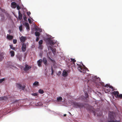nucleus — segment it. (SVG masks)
Wrapping results in <instances>:
<instances>
[{
  "label": "nucleus",
  "mask_w": 122,
  "mask_h": 122,
  "mask_svg": "<svg viewBox=\"0 0 122 122\" xmlns=\"http://www.w3.org/2000/svg\"><path fill=\"white\" fill-rule=\"evenodd\" d=\"M18 18L19 20H21L22 18V15L21 13V11L20 10H19L18 11Z\"/></svg>",
  "instance_id": "15"
},
{
  "label": "nucleus",
  "mask_w": 122,
  "mask_h": 122,
  "mask_svg": "<svg viewBox=\"0 0 122 122\" xmlns=\"http://www.w3.org/2000/svg\"><path fill=\"white\" fill-rule=\"evenodd\" d=\"M61 73V71H59L58 72V73L57 74V75L58 76H60Z\"/></svg>",
  "instance_id": "39"
},
{
  "label": "nucleus",
  "mask_w": 122,
  "mask_h": 122,
  "mask_svg": "<svg viewBox=\"0 0 122 122\" xmlns=\"http://www.w3.org/2000/svg\"><path fill=\"white\" fill-rule=\"evenodd\" d=\"M10 66V65H8L9 66Z\"/></svg>",
  "instance_id": "51"
},
{
  "label": "nucleus",
  "mask_w": 122,
  "mask_h": 122,
  "mask_svg": "<svg viewBox=\"0 0 122 122\" xmlns=\"http://www.w3.org/2000/svg\"><path fill=\"white\" fill-rule=\"evenodd\" d=\"M23 18H24V20H26V19H27L26 15H24L23 16Z\"/></svg>",
  "instance_id": "38"
},
{
  "label": "nucleus",
  "mask_w": 122,
  "mask_h": 122,
  "mask_svg": "<svg viewBox=\"0 0 122 122\" xmlns=\"http://www.w3.org/2000/svg\"><path fill=\"white\" fill-rule=\"evenodd\" d=\"M28 20L29 21V23H32V22H31V20L29 18L28 19Z\"/></svg>",
  "instance_id": "41"
},
{
  "label": "nucleus",
  "mask_w": 122,
  "mask_h": 122,
  "mask_svg": "<svg viewBox=\"0 0 122 122\" xmlns=\"http://www.w3.org/2000/svg\"><path fill=\"white\" fill-rule=\"evenodd\" d=\"M31 94L33 96H36L38 94L37 93H31Z\"/></svg>",
  "instance_id": "34"
},
{
  "label": "nucleus",
  "mask_w": 122,
  "mask_h": 122,
  "mask_svg": "<svg viewBox=\"0 0 122 122\" xmlns=\"http://www.w3.org/2000/svg\"><path fill=\"white\" fill-rule=\"evenodd\" d=\"M49 47L52 51L53 53L54 54L55 53L56 51V49H53L52 47L51 46H50Z\"/></svg>",
  "instance_id": "21"
},
{
  "label": "nucleus",
  "mask_w": 122,
  "mask_h": 122,
  "mask_svg": "<svg viewBox=\"0 0 122 122\" xmlns=\"http://www.w3.org/2000/svg\"><path fill=\"white\" fill-rule=\"evenodd\" d=\"M7 99V98L6 97H0V100H6Z\"/></svg>",
  "instance_id": "23"
},
{
  "label": "nucleus",
  "mask_w": 122,
  "mask_h": 122,
  "mask_svg": "<svg viewBox=\"0 0 122 122\" xmlns=\"http://www.w3.org/2000/svg\"><path fill=\"white\" fill-rule=\"evenodd\" d=\"M20 41L24 43L25 41L26 40V38L25 37L22 36L20 37Z\"/></svg>",
  "instance_id": "10"
},
{
  "label": "nucleus",
  "mask_w": 122,
  "mask_h": 122,
  "mask_svg": "<svg viewBox=\"0 0 122 122\" xmlns=\"http://www.w3.org/2000/svg\"><path fill=\"white\" fill-rule=\"evenodd\" d=\"M7 63H9L10 64L11 63V62H7Z\"/></svg>",
  "instance_id": "46"
},
{
  "label": "nucleus",
  "mask_w": 122,
  "mask_h": 122,
  "mask_svg": "<svg viewBox=\"0 0 122 122\" xmlns=\"http://www.w3.org/2000/svg\"><path fill=\"white\" fill-rule=\"evenodd\" d=\"M43 61L44 64L45 65H47V61L45 57L43 58Z\"/></svg>",
  "instance_id": "17"
},
{
  "label": "nucleus",
  "mask_w": 122,
  "mask_h": 122,
  "mask_svg": "<svg viewBox=\"0 0 122 122\" xmlns=\"http://www.w3.org/2000/svg\"><path fill=\"white\" fill-rule=\"evenodd\" d=\"M78 63L77 62V65L78 66L77 68L78 70L81 72H83V73H85L86 72V70L87 69L84 66H83L81 65H80L78 64Z\"/></svg>",
  "instance_id": "3"
},
{
  "label": "nucleus",
  "mask_w": 122,
  "mask_h": 122,
  "mask_svg": "<svg viewBox=\"0 0 122 122\" xmlns=\"http://www.w3.org/2000/svg\"><path fill=\"white\" fill-rule=\"evenodd\" d=\"M39 92L41 94H43L44 92L43 90L42 89H40L39 90Z\"/></svg>",
  "instance_id": "27"
},
{
  "label": "nucleus",
  "mask_w": 122,
  "mask_h": 122,
  "mask_svg": "<svg viewBox=\"0 0 122 122\" xmlns=\"http://www.w3.org/2000/svg\"><path fill=\"white\" fill-rule=\"evenodd\" d=\"M8 31L10 33L11 32V30H8Z\"/></svg>",
  "instance_id": "45"
},
{
  "label": "nucleus",
  "mask_w": 122,
  "mask_h": 122,
  "mask_svg": "<svg viewBox=\"0 0 122 122\" xmlns=\"http://www.w3.org/2000/svg\"><path fill=\"white\" fill-rule=\"evenodd\" d=\"M39 44L40 45H41L43 43V41L42 40H40L39 41Z\"/></svg>",
  "instance_id": "32"
},
{
  "label": "nucleus",
  "mask_w": 122,
  "mask_h": 122,
  "mask_svg": "<svg viewBox=\"0 0 122 122\" xmlns=\"http://www.w3.org/2000/svg\"><path fill=\"white\" fill-rule=\"evenodd\" d=\"M24 25L26 27V29L27 30H30L29 26L28 23L25 22L24 24Z\"/></svg>",
  "instance_id": "16"
},
{
  "label": "nucleus",
  "mask_w": 122,
  "mask_h": 122,
  "mask_svg": "<svg viewBox=\"0 0 122 122\" xmlns=\"http://www.w3.org/2000/svg\"><path fill=\"white\" fill-rule=\"evenodd\" d=\"M22 51L23 52H25L26 50V45L25 43H23L22 47Z\"/></svg>",
  "instance_id": "9"
},
{
  "label": "nucleus",
  "mask_w": 122,
  "mask_h": 122,
  "mask_svg": "<svg viewBox=\"0 0 122 122\" xmlns=\"http://www.w3.org/2000/svg\"><path fill=\"white\" fill-rule=\"evenodd\" d=\"M51 71H52V73H51V75H53V73H54V70H53V68H52V67H51Z\"/></svg>",
  "instance_id": "37"
},
{
  "label": "nucleus",
  "mask_w": 122,
  "mask_h": 122,
  "mask_svg": "<svg viewBox=\"0 0 122 122\" xmlns=\"http://www.w3.org/2000/svg\"><path fill=\"white\" fill-rule=\"evenodd\" d=\"M112 93L115 97L117 98V97L119 94V92L118 91H115L113 92Z\"/></svg>",
  "instance_id": "11"
},
{
  "label": "nucleus",
  "mask_w": 122,
  "mask_h": 122,
  "mask_svg": "<svg viewBox=\"0 0 122 122\" xmlns=\"http://www.w3.org/2000/svg\"><path fill=\"white\" fill-rule=\"evenodd\" d=\"M57 100L58 101H61L62 100V98L61 97H59L57 98Z\"/></svg>",
  "instance_id": "24"
},
{
  "label": "nucleus",
  "mask_w": 122,
  "mask_h": 122,
  "mask_svg": "<svg viewBox=\"0 0 122 122\" xmlns=\"http://www.w3.org/2000/svg\"><path fill=\"white\" fill-rule=\"evenodd\" d=\"M105 87V90H106L108 91L107 92L109 91L110 92L111 91L110 89H112V91H114V89L113 88L112 86L109 85H108L107 84L104 86Z\"/></svg>",
  "instance_id": "5"
},
{
  "label": "nucleus",
  "mask_w": 122,
  "mask_h": 122,
  "mask_svg": "<svg viewBox=\"0 0 122 122\" xmlns=\"http://www.w3.org/2000/svg\"><path fill=\"white\" fill-rule=\"evenodd\" d=\"M5 80L4 78H3L0 79V83H2L3 81Z\"/></svg>",
  "instance_id": "40"
},
{
  "label": "nucleus",
  "mask_w": 122,
  "mask_h": 122,
  "mask_svg": "<svg viewBox=\"0 0 122 122\" xmlns=\"http://www.w3.org/2000/svg\"><path fill=\"white\" fill-rule=\"evenodd\" d=\"M10 48L11 49L14 50L15 49V47H14L13 46V45H10Z\"/></svg>",
  "instance_id": "28"
},
{
  "label": "nucleus",
  "mask_w": 122,
  "mask_h": 122,
  "mask_svg": "<svg viewBox=\"0 0 122 122\" xmlns=\"http://www.w3.org/2000/svg\"><path fill=\"white\" fill-rule=\"evenodd\" d=\"M13 38V37L12 36L8 35L7 36V38L9 40H12Z\"/></svg>",
  "instance_id": "18"
},
{
  "label": "nucleus",
  "mask_w": 122,
  "mask_h": 122,
  "mask_svg": "<svg viewBox=\"0 0 122 122\" xmlns=\"http://www.w3.org/2000/svg\"><path fill=\"white\" fill-rule=\"evenodd\" d=\"M85 97H84V99H86L87 98H88V95L87 93H85Z\"/></svg>",
  "instance_id": "30"
},
{
  "label": "nucleus",
  "mask_w": 122,
  "mask_h": 122,
  "mask_svg": "<svg viewBox=\"0 0 122 122\" xmlns=\"http://www.w3.org/2000/svg\"><path fill=\"white\" fill-rule=\"evenodd\" d=\"M71 104L73 106V107L76 108H81L83 107L84 105L83 104L80 102H72Z\"/></svg>",
  "instance_id": "4"
},
{
  "label": "nucleus",
  "mask_w": 122,
  "mask_h": 122,
  "mask_svg": "<svg viewBox=\"0 0 122 122\" xmlns=\"http://www.w3.org/2000/svg\"><path fill=\"white\" fill-rule=\"evenodd\" d=\"M18 58L20 61H21L22 60V56H18Z\"/></svg>",
  "instance_id": "29"
},
{
  "label": "nucleus",
  "mask_w": 122,
  "mask_h": 122,
  "mask_svg": "<svg viewBox=\"0 0 122 122\" xmlns=\"http://www.w3.org/2000/svg\"><path fill=\"white\" fill-rule=\"evenodd\" d=\"M47 41L49 42L50 45L53 46L56 43V42L54 41L53 40H51L50 38H48L46 39Z\"/></svg>",
  "instance_id": "6"
},
{
  "label": "nucleus",
  "mask_w": 122,
  "mask_h": 122,
  "mask_svg": "<svg viewBox=\"0 0 122 122\" xmlns=\"http://www.w3.org/2000/svg\"><path fill=\"white\" fill-rule=\"evenodd\" d=\"M117 98H119L120 99H122V94H120L117 97Z\"/></svg>",
  "instance_id": "31"
},
{
  "label": "nucleus",
  "mask_w": 122,
  "mask_h": 122,
  "mask_svg": "<svg viewBox=\"0 0 122 122\" xmlns=\"http://www.w3.org/2000/svg\"><path fill=\"white\" fill-rule=\"evenodd\" d=\"M33 85L34 86H38L39 82L36 81L33 84Z\"/></svg>",
  "instance_id": "25"
},
{
  "label": "nucleus",
  "mask_w": 122,
  "mask_h": 122,
  "mask_svg": "<svg viewBox=\"0 0 122 122\" xmlns=\"http://www.w3.org/2000/svg\"><path fill=\"white\" fill-rule=\"evenodd\" d=\"M30 12H27V14L29 16L30 15Z\"/></svg>",
  "instance_id": "43"
},
{
  "label": "nucleus",
  "mask_w": 122,
  "mask_h": 122,
  "mask_svg": "<svg viewBox=\"0 0 122 122\" xmlns=\"http://www.w3.org/2000/svg\"><path fill=\"white\" fill-rule=\"evenodd\" d=\"M63 76L64 77H66L68 75V73L66 71H63L62 73Z\"/></svg>",
  "instance_id": "20"
},
{
  "label": "nucleus",
  "mask_w": 122,
  "mask_h": 122,
  "mask_svg": "<svg viewBox=\"0 0 122 122\" xmlns=\"http://www.w3.org/2000/svg\"><path fill=\"white\" fill-rule=\"evenodd\" d=\"M39 48L41 49H42V46L41 45H40L39 46Z\"/></svg>",
  "instance_id": "42"
},
{
  "label": "nucleus",
  "mask_w": 122,
  "mask_h": 122,
  "mask_svg": "<svg viewBox=\"0 0 122 122\" xmlns=\"http://www.w3.org/2000/svg\"><path fill=\"white\" fill-rule=\"evenodd\" d=\"M16 7L17 10H20L21 9L20 7L18 5H17Z\"/></svg>",
  "instance_id": "35"
},
{
  "label": "nucleus",
  "mask_w": 122,
  "mask_h": 122,
  "mask_svg": "<svg viewBox=\"0 0 122 122\" xmlns=\"http://www.w3.org/2000/svg\"><path fill=\"white\" fill-rule=\"evenodd\" d=\"M31 67V66H29L27 64H26L25 67L24 68L23 70L25 72H27L29 70Z\"/></svg>",
  "instance_id": "7"
},
{
  "label": "nucleus",
  "mask_w": 122,
  "mask_h": 122,
  "mask_svg": "<svg viewBox=\"0 0 122 122\" xmlns=\"http://www.w3.org/2000/svg\"><path fill=\"white\" fill-rule=\"evenodd\" d=\"M115 113L113 112H108V117L110 120H108V122H120V121L115 119L114 116Z\"/></svg>",
  "instance_id": "1"
},
{
  "label": "nucleus",
  "mask_w": 122,
  "mask_h": 122,
  "mask_svg": "<svg viewBox=\"0 0 122 122\" xmlns=\"http://www.w3.org/2000/svg\"><path fill=\"white\" fill-rule=\"evenodd\" d=\"M69 114H70L71 115V113L70 112H69Z\"/></svg>",
  "instance_id": "48"
},
{
  "label": "nucleus",
  "mask_w": 122,
  "mask_h": 122,
  "mask_svg": "<svg viewBox=\"0 0 122 122\" xmlns=\"http://www.w3.org/2000/svg\"><path fill=\"white\" fill-rule=\"evenodd\" d=\"M10 53L11 55V57H13L15 55V52L14 51H10Z\"/></svg>",
  "instance_id": "19"
},
{
  "label": "nucleus",
  "mask_w": 122,
  "mask_h": 122,
  "mask_svg": "<svg viewBox=\"0 0 122 122\" xmlns=\"http://www.w3.org/2000/svg\"><path fill=\"white\" fill-rule=\"evenodd\" d=\"M78 63L77 62V65L78 66L77 68L78 70L81 72H83V73H85L86 72V70L87 69L84 66H83L81 65H80L78 64Z\"/></svg>",
  "instance_id": "2"
},
{
  "label": "nucleus",
  "mask_w": 122,
  "mask_h": 122,
  "mask_svg": "<svg viewBox=\"0 0 122 122\" xmlns=\"http://www.w3.org/2000/svg\"><path fill=\"white\" fill-rule=\"evenodd\" d=\"M16 3L15 2H12L11 3L12 7L14 8H15L17 6Z\"/></svg>",
  "instance_id": "13"
},
{
  "label": "nucleus",
  "mask_w": 122,
  "mask_h": 122,
  "mask_svg": "<svg viewBox=\"0 0 122 122\" xmlns=\"http://www.w3.org/2000/svg\"><path fill=\"white\" fill-rule=\"evenodd\" d=\"M17 42V40H16L14 39L13 40V43L14 44H15Z\"/></svg>",
  "instance_id": "36"
},
{
  "label": "nucleus",
  "mask_w": 122,
  "mask_h": 122,
  "mask_svg": "<svg viewBox=\"0 0 122 122\" xmlns=\"http://www.w3.org/2000/svg\"><path fill=\"white\" fill-rule=\"evenodd\" d=\"M42 60L41 59H40L37 62L38 66L40 67L41 66V64L42 62Z\"/></svg>",
  "instance_id": "14"
},
{
  "label": "nucleus",
  "mask_w": 122,
  "mask_h": 122,
  "mask_svg": "<svg viewBox=\"0 0 122 122\" xmlns=\"http://www.w3.org/2000/svg\"><path fill=\"white\" fill-rule=\"evenodd\" d=\"M2 53L0 54V61H1L4 58Z\"/></svg>",
  "instance_id": "22"
},
{
  "label": "nucleus",
  "mask_w": 122,
  "mask_h": 122,
  "mask_svg": "<svg viewBox=\"0 0 122 122\" xmlns=\"http://www.w3.org/2000/svg\"><path fill=\"white\" fill-rule=\"evenodd\" d=\"M66 114H64V116L65 117L66 116Z\"/></svg>",
  "instance_id": "47"
},
{
  "label": "nucleus",
  "mask_w": 122,
  "mask_h": 122,
  "mask_svg": "<svg viewBox=\"0 0 122 122\" xmlns=\"http://www.w3.org/2000/svg\"><path fill=\"white\" fill-rule=\"evenodd\" d=\"M94 115H95V112H94Z\"/></svg>",
  "instance_id": "50"
},
{
  "label": "nucleus",
  "mask_w": 122,
  "mask_h": 122,
  "mask_svg": "<svg viewBox=\"0 0 122 122\" xmlns=\"http://www.w3.org/2000/svg\"><path fill=\"white\" fill-rule=\"evenodd\" d=\"M35 35L36 36H39L40 35V33L39 32L36 31L35 32Z\"/></svg>",
  "instance_id": "26"
},
{
  "label": "nucleus",
  "mask_w": 122,
  "mask_h": 122,
  "mask_svg": "<svg viewBox=\"0 0 122 122\" xmlns=\"http://www.w3.org/2000/svg\"><path fill=\"white\" fill-rule=\"evenodd\" d=\"M20 89L24 90L25 89V86H22L19 83H17L16 85Z\"/></svg>",
  "instance_id": "8"
},
{
  "label": "nucleus",
  "mask_w": 122,
  "mask_h": 122,
  "mask_svg": "<svg viewBox=\"0 0 122 122\" xmlns=\"http://www.w3.org/2000/svg\"><path fill=\"white\" fill-rule=\"evenodd\" d=\"M39 37H37L36 39V41H39Z\"/></svg>",
  "instance_id": "44"
},
{
  "label": "nucleus",
  "mask_w": 122,
  "mask_h": 122,
  "mask_svg": "<svg viewBox=\"0 0 122 122\" xmlns=\"http://www.w3.org/2000/svg\"><path fill=\"white\" fill-rule=\"evenodd\" d=\"M71 61H70V63L69 64V65L70 63L71 64H73V66H74V65L75 62L76 61L74 59L72 58L71 59Z\"/></svg>",
  "instance_id": "12"
},
{
  "label": "nucleus",
  "mask_w": 122,
  "mask_h": 122,
  "mask_svg": "<svg viewBox=\"0 0 122 122\" xmlns=\"http://www.w3.org/2000/svg\"><path fill=\"white\" fill-rule=\"evenodd\" d=\"M36 30H35L36 31V30H37V29H36Z\"/></svg>",
  "instance_id": "49"
},
{
  "label": "nucleus",
  "mask_w": 122,
  "mask_h": 122,
  "mask_svg": "<svg viewBox=\"0 0 122 122\" xmlns=\"http://www.w3.org/2000/svg\"><path fill=\"white\" fill-rule=\"evenodd\" d=\"M19 29L21 31L22 30V25H21L19 27Z\"/></svg>",
  "instance_id": "33"
}]
</instances>
